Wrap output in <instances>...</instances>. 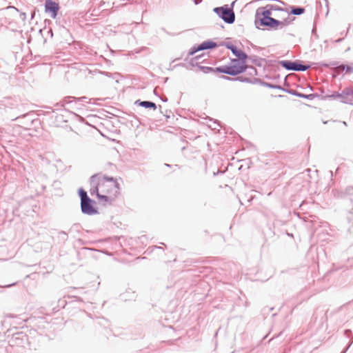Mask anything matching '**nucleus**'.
I'll return each mask as SVG.
<instances>
[{
  "mask_svg": "<svg viewBox=\"0 0 353 353\" xmlns=\"http://www.w3.org/2000/svg\"><path fill=\"white\" fill-rule=\"evenodd\" d=\"M90 185L98 200L103 204L112 203L121 194L120 185L113 177L97 174L91 176Z\"/></svg>",
  "mask_w": 353,
  "mask_h": 353,
  "instance_id": "obj_1",
  "label": "nucleus"
},
{
  "mask_svg": "<svg viewBox=\"0 0 353 353\" xmlns=\"http://www.w3.org/2000/svg\"><path fill=\"white\" fill-rule=\"evenodd\" d=\"M256 19L261 26L272 28L284 26L290 23L288 12L275 5H267L259 8L256 12Z\"/></svg>",
  "mask_w": 353,
  "mask_h": 353,
  "instance_id": "obj_2",
  "label": "nucleus"
},
{
  "mask_svg": "<svg viewBox=\"0 0 353 353\" xmlns=\"http://www.w3.org/2000/svg\"><path fill=\"white\" fill-rule=\"evenodd\" d=\"M246 68V61L233 59L228 65L216 68L215 69L212 68H206L205 69L207 71L218 72L230 75H236L245 71Z\"/></svg>",
  "mask_w": 353,
  "mask_h": 353,
  "instance_id": "obj_3",
  "label": "nucleus"
},
{
  "mask_svg": "<svg viewBox=\"0 0 353 353\" xmlns=\"http://www.w3.org/2000/svg\"><path fill=\"white\" fill-rule=\"evenodd\" d=\"M79 195L82 212L90 215L96 214L97 211L94 205V202L88 196L86 192L83 190H80Z\"/></svg>",
  "mask_w": 353,
  "mask_h": 353,
  "instance_id": "obj_4",
  "label": "nucleus"
},
{
  "mask_svg": "<svg viewBox=\"0 0 353 353\" xmlns=\"http://www.w3.org/2000/svg\"><path fill=\"white\" fill-rule=\"evenodd\" d=\"M214 11L221 17L226 23H232L234 21V13L233 11L224 7L215 8Z\"/></svg>",
  "mask_w": 353,
  "mask_h": 353,
  "instance_id": "obj_5",
  "label": "nucleus"
},
{
  "mask_svg": "<svg viewBox=\"0 0 353 353\" xmlns=\"http://www.w3.org/2000/svg\"><path fill=\"white\" fill-rule=\"evenodd\" d=\"M59 9V4L52 0H46L45 4V10L46 12L50 14V17L53 19L56 18L57 12Z\"/></svg>",
  "mask_w": 353,
  "mask_h": 353,
  "instance_id": "obj_6",
  "label": "nucleus"
},
{
  "mask_svg": "<svg viewBox=\"0 0 353 353\" xmlns=\"http://www.w3.org/2000/svg\"><path fill=\"white\" fill-rule=\"evenodd\" d=\"M282 65L287 69L297 71H305L308 68V66H305L291 61H283Z\"/></svg>",
  "mask_w": 353,
  "mask_h": 353,
  "instance_id": "obj_7",
  "label": "nucleus"
},
{
  "mask_svg": "<svg viewBox=\"0 0 353 353\" xmlns=\"http://www.w3.org/2000/svg\"><path fill=\"white\" fill-rule=\"evenodd\" d=\"M216 46V44L213 41H205V42L202 43L201 44H200L196 48L192 50L190 52V54L192 55L197 51L214 48Z\"/></svg>",
  "mask_w": 353,
  "mask_h": 353,
  "instance_id": "obj_8",
  "label": "nucleus"
},
{
  "mask_svg": "<svg viewBox=\"0 0 353 353\" xmlns=\"http://www.w3.org/2000/svg\"><path fill=\"white\" fill-rule=\"evenodd\" d=\"M227 48L230 49L232 53L238 58L237 59H242L246 61L248 56L241 49H238L233 45H227Z\"/></svg>",
  "mask_w": 353,
  "mask_h": 353,
  "instance_id": "obj_9",
  "label": "nucleus"
},
{
  "mask_svg": "<svg viewBox=\"0 0 353 353\" xmlns=\"http://www.w3.org/2000/svg\"><path fill=\"white\" fill-rule=\"evenodd\" d=\"M341 95L343 102H345L346 101L349 100L350 97L353 98V87L350 86L345 88L343 90H342Z\"/></svg>",
  "mask_w": 353,
  "mask_h": 353,
  "instance_id": "obj_10",
  "label": "nucleus"
},
{
  "mask_svg": "<svg viewBox=\"0 0 353 353\" xmlns=\"http://www.w3.org/2000/svg\"><path fill=\"white\" fill-rule=\"evenodd\" d=\"M140 105L146 108H152L154 110L157 108L156 104L150 101H142L140 103Z\"/></svg>",
  "mask_w": 353,
  "mask_h": 353,
  "instance_id": "obj_11",
  "label": "nucleus"
},
{
  "mask_svg": "<svg viewBox=\"0 0 353 353\" xmlns=\"http://www.w3.org/2000/svg\"><path fill=\"white\" fill-rule=\"evenodd\" d=\"M304 11H305L304 8H293L291 10V13L293 14L299 15V14H303L304 12Z\"/></svg>",
  "mask_w": 353,
  "mask_h": 353,
  "instance_id": "obj_12",
  "label": "nucleus"
},
{
  "mask_svg": "<svg viewBox=\"0 0 353 353\" xmlns=\"http://www.w3.org/2000/svg\"><path fill=\"white\" fill-rule=\"evenodd\" d=\"M330 97L334 99H340L342 101V95L341 93H335L330 96Z\"/></svg>",
  "mask_w": 353,
  "mask_h": 353,
  "instance_id": "obj_13",
  "label": "nucleus"
}]
</instances>
